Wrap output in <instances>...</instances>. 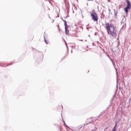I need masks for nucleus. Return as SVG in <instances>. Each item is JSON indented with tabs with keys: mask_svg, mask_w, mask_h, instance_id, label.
<instances>
[{
	"mask_svg": "<svg viewBox=\"0 0 131 131\" xmlns=\"http://www.w3.org/2000/svg\"><path fill=\"white\" fill-rule=\"evenodd\" d=\"M105 28L108 35H110L111 37L116 38V36H117V30H116V27L114 26V25L112 24L106 23L105 24Z\"/></svg>",
	"mask_w": 131,
	"mask_h": 131,
	"instance_id": "nucleus-1",
	"label": "nucleus"
},
{
	"mask_svg": "<svg viewBox=\"0 0 131 131\" xmlns=\"http://www.w3.org/2000/svg\"><path fill=\"white\" fill-rule=\"evenodd\" d=\"M91 16L92 17V20L94 22H96L97 23H98V20H99V16H98V14H97V13L93 12L91 14Z\"/></svg>",
	"mask_w": 131,
	"mask_h": 131,
	"instance_id": "nucleus-2",
	"label": "nucleus"
},
{
	"mask_svg": "<svg viewBox=\"0 0 131 131\" xmlns=\"http://www.w3.org/2000/svg\"><path fill=\"white\" fill-rule=\"evenodd\" d=\"M131 9V4L129 1H127V6L125 8V12L126 14H128V10H130Z\"/></svg>",
	"mask_w": 131,
	"mask_h": 131,
	"instance_id": "nucleus-3",
	"label": "nucleus"
},
{
	"mask_svg": "<svg viewBox=\"0 0 131 131\" xmlns=\"http://www.w3.org/2000/svg\"><path fill=\"white\" fill-rule=\"evenodd\" d=\"M64 22L65 30H67V29H68V25H67V23L66 21H64Z\"/></svg>",
	"mask_w": 131,
	"mask_h": 131,
	"instance_id": "nucleus-4",
	"label": "nucleus"
},
{
	"mask_svg": "<svg viewBox=\"0 0 131 131\" xmlns=\"http://www.w3.org/2000/svg\"><path fill=\"white\" fill-rule=\"evenodd\" d=\"M116 127H117V123H116L112 131H116Z\"/></svg>",
	"mask_w": 131,
	"mask_h": 131,
	"instance_id": "nucleus-5",
	"label": "nucleus"
},
{
	"mask_svg": "<svg viewBox=\"0 0 131 131\" xmlns=\"http://www.w3.org/2000/svg\"><path fill=\"white\" fill-rule=\"evenodd\" d=\"M65 32L67 35H69V30L68 29L65 30Z\"/></svg>",
	"mask_w": 131,
	"mask_h": 131,
	"instance_id": "nucleus-6",
	"label": "nucleus"
},
{
	"mask_svg": "<svg viewBox=\"0 0 131 131\" xmlns=\"http://www.w3.org/2000/svg\"><path fill=\"white\" fill-rule=\"evenodd\" d=\"M45 42H46V43H47V45H48V41L47 40V39H45Z\"/></svg>",
	"mask_w": 131,
	"mask_h": 131,
	"instance_id": "nucleus-7",
	"label": "nucleus"
},
{
	"mask_svg": "<svg viewBox=\"0 0 131 131\" xmlns=\"http://www.w3.org/2000/svg\"><path fill=\"white\" fill-rule=\"evenodd\" d=\"M106 129H107V128H105L104 130L105 131V130H106Z\"/></svg>",
	"mask_w": 131,
	"mask_h": 131,
	"instance_id": "nucleus-8",
	"label": "nucleus"
},
{
	"mask_svg": "<svg viewBox=\"0 0 131 131\" xmlns=\"http://www.w3.org/2000/svg\"><path fill=\"white\" fill-rule=\"evenodd\" d=\"M92 131H95V130H92Z\"/></svg>",
	"mask_w": 131,
	"mask_h": 131,
	"instance_id": "nucleus-9",
	"label": "nucleus"
},
{
	"mask_svg": "<svg viewBox=\"0 0 131 131\" xmlns=\"http://www.w3.org/2000/svg\"><path fill=\"white\" fill-rule=\"evenodd\" d=\"M81 40V41H83V40Z\"/></svg>",
	"mask_w": 131,
	"mask_h": 131,
	"instance_id": "nucleus-10",
	"label": "nucleus"
}]
</instances>
